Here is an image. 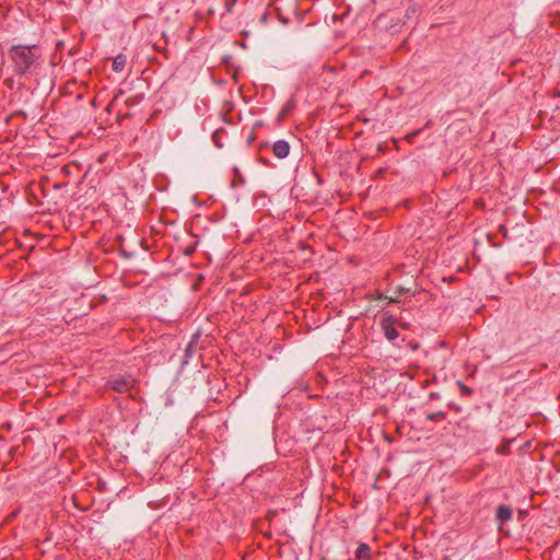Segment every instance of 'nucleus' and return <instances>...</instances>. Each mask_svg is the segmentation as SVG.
I'll return each instance as SVG.
<instances>
[{
	"instance_id": "0eeeda50",
	"label": "nucleus",
	"mask_w": 560,
	"mask_h": 560,
	"mask_svg": "<svg viewBox=\"0 0 560 560\" xmlns=\"http://www.w3.org/2000/svg\"><path fill=\"white\" fill-rule=\"evenodd\" d=\"M355 557L359 560H368L370 558V547L365 544L360 545L355 551Z\"/></svg>"
},
{
	"instance_id": "9d476101",
	"label": "nucleus",
	"mask_w": 560,
	"mask_h": 560,
	"mask_svg": "<svg viewBox=\"0 0 560 560\" xmlns=\"http://www.w3.org/2000/svg\"><path fill=\"white\" fill-rule=\"evenodd\" d=\"M442 418V413L441 412H436V413H431L428 416V419L431 420V421H439L441 420Z\"/></svg>"
},
{
	"instance_id": "39448f33",
	"label": "nucleus",
	"mask_w": 560,
	"mask_h": 560,
	"mask_svg": "<svg viewBox=\"0 0 560 560\" xmlns=\"http://www.w3.org/2000/svg\"><path fill=\"white\" fill-rule=\"evenodd\" d=\"M512 517V511L506 505H500L497 510V518L500 522H506Z\"/></svg>"
},
{
	"instance_id": "1a4fd4ad",
	"label": "nucleus",
	"mask_w": 560,
	"mask_h": 560,
	"mask_svg": "<svg viewBox=\"0 0 560 560\" xmlns=\"http://www.w3.org/2000/svg\"><path fill=\"white\" fill-rule=\"evenodd\" d=\"M238 0H225V10L226 12H232L233 8L237 3Z\"/></svg>"
},
{
	"instance_id": "20e7f679",
	"label": "nucleus",
	"mask_w": 560,
	"mask_h": 560,
	"mask_svg": "<svg viewBox=\"0 0 560 560\" xmlns=\"http://www.w3.org/2000/svg\"><path fill=\"white\" fill-rule=\"evenodd\" d=\"M272 153L278 159H284L290 153V144L285 140H278L272 144Z\"/></svg>"
},
{
	"instance_id": "6e6552de",
	"label": "nucleus",
	"mask_w": 560,
	"mask_h": 560,
	"mask_svg": "<svg viewBox=\"0 0 560 560\" xmlns=\"http://www.w3.org/2000/svg\"><path fill=\"white\" fill-rule=\"evenodd\" d=\"M457 385H458L462 394H464V395H471L472 394V390L468 386L463 384L462 382H457Z\"/></svg>"
},
{
	"instance_id": "423d86ee",
	"label": "nucleus",
	"mask_w": 560,
	"mask_h": 560,
	"mask_svg": "<svg viewBox=\"0 0 560 560\" xmlns=\"http://www.w3.org/2000/svg\"><path fill=\"white\" fill-rule=\"evenodd\" d=\"M126 62H127L126 56L122 54H119L113 60V70L115 72H121L125 69Z\"/></svg>"
},
{
	"instance_id": "f03ea898",
	"label": "nucleus",
	"mask_w": 560,
	"mask_h": 560,
	"mask_svg": "<svg viewBox=\"0 0 560 560\" xmlns=\"http://www.w3.org/2000/svg\"><path fill=\"white\" fill-rule=\"evenodd\" d=\"M380 325L388 341L394 342L399 337L396 329V319L392 315H385Z\"/></svg>"
},
{
	"instance_id": "f257e3e1",
	"label": "nucleus",
	"mask_w": 560,
	"mask_h": 560,
	"mask_svg": "<svg viewBox=\"0 0 560 560\" xmlns=\"http://www.w3.org/2000/svg\"><path fill=\"white\" fill-rule=\"evenodd\" d=\"M8 56L13 63L14 73L22 75L37 63L42 52L37 45H13Z\"/></svg>"
},
{
	"instance_id": "7ed1b4c3",
	"label": "nucleus",
	"mask_w": 560,
	"mask_h": 560,
	"mask_svg": "<svg viewBox=\"0 0 560 560\" xmlns=\"http://www.w3.org/2000/svg\"><path fill=\"white\" fill-rule=\"evenodd\" d=\"M135 384V380L131 376H118L109 380L107 385L110 386L117 393L129 392Z\"/></svg>"
},
{
	"instance_id": "9b49d317",
	"label": "nucleus",
	"mask_w": 560,
	"mask_h": 560,
	"mask_svg": "<svg viewBox=\"0 0 560 560\" xmlns=\"http://www.w3.org/2000/svg\"><path fill=\"white\" fill-rule=\"evenodd\" d=\"M212 140L214 141V143L218 148H222V144L220 143V139H218V131L212 135Z\"/></svg>"
}]
</instances>
